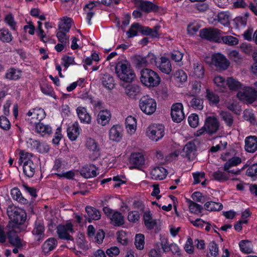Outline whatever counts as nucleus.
Returning <instances> with one entry per match:
<instances>
[{
	"mask_svg": "<svg viewBox=\"0 0 257 257\" xmlns=\"http://www.w3.org/2000/svg\"><path fill=\"white\" fill-rule=\"evenodd\" d=\"M115 72L120 80L127 82L133 81L136 77L134 70L127 61L118 62L116 65Z\"/></svg>",
	"mask_w": 257,
	"mask_h": 257,
	"instance_id": "f257e3e1",
	"label": "nucleus"
},
{
	"mask_svg": "<svg viewBox=\"0 0 257 257\" xmlns=\"http://www.w3.org/2000/svg\"><path fill=\"white\" fill-rule=\"evenodd\" d=\"M141 83L148 88H154L159 85L161 77L159 74L152 69H143L140 72Z\"/></svg>",
	"mask_w": 257,
	"mask_h": 257,
	"instance_id": "f03ea898",
	"label": "nucleus"
},
{
	"mask_svg": "<svg viewBox=\"0 0 257 257\" xmlns=\"http://www.w3.org/2000/svg\"><path fill=\"white\" fill-rule=\"evenodd\" d=\"M7 212L11 219L9 225L14 228H18V226L22 224L26 219V214L22 209L15 207H10Z\"/></svg>",
	"mask_w": 257,
	"mask_h": 257,
	"instance_id": "7ed1b4c3",
	"label": "nucleus"
},
{
	"mask_svg": "<svg viewBox=\"0 0 257 257\" xmlns=\"http://www.w3.org/2000/svg\"><path fill=\"white\" fill-rule=\"evenodd\" d=\"M237 98L247 103H252L257 100V91L253 87L242 84L237 91Z\"/></svg>",
	"mask_w": 257,
	"mask_h": 257,
	"instance_id": "20e7f679",
	"label": "nucleus"
},
{
	"mask_svg": "<svg viewBox=\"0 0 257 257\" xmlns=\"http://www.w3.org/2000/svg\"><path fill=\"white\" fill-rule=\"evenodd\" d=\"M145 134L150 140L158 142L164 136L165 127L160 123H152L148 126Z\"/></svg>",
	"mask_w": 257,
	"mask_h": 257,
	"instance_id": "39448f33",
	"label": "nucleus"
},
{
	"mask_svg": "<svg viewBox=\"0 0 257 257\" xmlns=\"http://www.w3.org/2000/svg\"><path fill=\"white\" fill-rule=\"evenodd\" d=\"M139 107L143 112L150 115L156 111L157 103L154 98L148 96H144L139 101Z\"/></svg>",
	"mask_w": 257,
	"mask_h": 257,
	"instance_id": "423d86ee",
	"label": "nucleus"
},
{
	"mask_svg": "<svg viewBox=\"0 0 257 257\" xmlns=\"http://www.w3.org/2000/svg\"><path fill=\"white\" fill-rule=\"evenodd\" d=\"M75 232L73 225L70 221L65 224H61L57 227V233L58 237L62 239L72 240V234Z\"/></svg>",
	"mask_w": 257,
	"mask_h": 257,
	"instance_id": "0eeeda50",
	"label": "nucleus"
},
{
	"mask_svg": "<svg viewBox=\"0 0 257 257\" xmlns=\"http://www.w3.org/2000/svg\"><path fill=\"white\" fill-rule=\"evenodd\" d=\"M86 148L91 152L90 158L95 160L100 156V148L96 141L91 137H87L85 142Z\"/></svg>",
	"mask_w": 257,
	"mask_h": 257,
	"instance_id": "6e6552de",
	"label": "nucleus"
},
{
	"mask_svg": "<svg viewBox=\"0 0 257 257\" xmlns=\"http://www.w3.org/2000/svg\"><path fill=\"white\" fill-rule=\"evenodd\" d=\"M46 116L45 112L43 109L36 107L30 109L27 113V119L32 124H36Z\"/></svg>",
	"mask_w": 257,
	"mask_h": 257,
	"instance_id": "1a4fd4ad",
	"label": "nucleus"
},
{
	"mask_svg": "<svg viewBox=\"0 0 257 257\" xmlns=\"http://www.w3.org/2000/svg\"><path fill=\"white\" fill-rule=\"evenodd\" d=\"M103 210L104 213L109 217L111 223L113 225L119 226L124 223V217L120 212L112 210L106 207H104Z\"/></svg>",
	"mask_w": 257,
	"mask_h": 257,
	"instance_id": "9d476101",
	"label": "nucleus"
},
{
	"mask_svg": "<svg viewBox=\"0 0 257 257\" xmlns=\"http://www.w3.org/2000/svg\"><path fill=\"white\" fill-rule=\"evenodd\" d=\"M171 114L174 122H181L185 117L182 103L178 102L173 104L171 107Z\"/></svg>",
	"mask_w": 257,
	"mask_h": 257,
	"instance_id": "9b49d317",
	"label": "nucleus"
},
{
	"mask_svg": "<svg viewBox=\"0 0 257 257\" xmlns=\"http://www.w3.org/2000/svg\"><path fill=\"white\" fill-rule=\"evenodd\" d=\"M212 64L217 69L221 70L226 69L229 63L224 56L220 53L214 54L212 55Z\"/></svg>",
	"mask_w": 257,
	"mask_h": 257,
	"instance_id": "f8f14e48",
	"label": "nucleus"
},
{
	"mask_svg": "<svg viewBox=\"0 0 257 257\" xmlns=\"http://www.w3.org/2000/svg\"><path fill=\"white\" fill-rule=\"evenodd\" d=\"M130 163L133 165L130 167L131 169L142 168L145 164L144 156L139 152L132 153L130 158Z\"/></svg>",
	"mask_w": 257,
	"mask_h": 257,
	"instance_id": "ddd939ff",
	"label": "nucleus"
},
{
	"mask_svg": "<svg viewBox=\"0 0 257 257\" xmlns=\"http://www.w3.org/2000/svg\"><path fill=\"white\" fill-rule=\"evenodd\" d=\"M76 113L80 121L85 124H90L92 122V116L86 107L79 106L76 109Z\"/></svg>",
	"mask_w": 257,
	"mask_h": 257,
	"instance_id": "4468645a",
	"label": "nucleus"
},
{
	"mask_svg": "<svg viewBox=\"0 0 257 257\" xmlns=\"http://www.w3.org/2000/svg\"><path fill=\"white\" fill-rule=\"evenodd\" d=\"M157 67L163 73L169 74L172 70V65L169 58L162 56L157 60Z\"/></svg>",
	"mask_w": 257,
	"mask_h": 257,
	"instance_id": "2eb2a0df",
	"label": "nucleus"
},
{
	"mask_svg": "<svg viewBox=\"0 0 257 257\" xmlns=\"http://www.w3.org/2000/svg\"><path fill=\"white\" fill-rule=\"evenodd\" d=\"M196 147L195 143L193 142L188 143L184 147L181 155L184 158L191 161L196 157Z\"/></svg>",
	"mask_w": 257,
	"mask_h": 257,
	"instance_id": "dca6fc26",
	"label": "nucleus"
},
{
	"mask_svg": "<svg viewBox=\"0 0 257 257\" xmlns=\"http://www.w3.org/2000/svg\"><path fill=\"white\" fill-rule=\"evenodd\" d=\"M111 118V113L110 111L107 109H102L98 113L96 117V122L99 125L104 126L109 123Z\"/></svg>",
	"mask_w": 257,
	"mask_h": 257,
	"instance_id": "f3484780",
	"label": "nucleus"
},
{
	"mask_svg": "<svg viewBox=\"0 0 257 257\" xmlns=\"http://www.w3.org/2000/svg\"><path fill=\"white\" fill-rule=\"evenodd\" d=\"M204 125L206 129V132L212 134L215 133L218 131L219 123L216 117L208 116L206 118Z\"/></svg>",
	"mask_w": 257,
	"mask_h": 257,
	"instance_id": "a211bd4d",
	"label": "nucleus"
},
{
	"mask_svg": "<svg viewBox=\"0 0 257 257\" xmlns=\"http://www.w3.org/2000/svg\"><path fill=\"white\" fill-rule=\"evenodd\" d=\"M109 139L114 142H120L122 139V128L119 125H114L109 130Z\"/></svg>",
	"mask_w": 257,
	"mask_h": 257,
	"instance_id": "6ab92c4d",
	"label": "nucleus"
},
{
	"mask_svg": "<svg viewBox=\"0 0 257 257\" xmlns=\"http://www.w3.org/2000/svg\"><path fill=\"white\" fill-rule=\"evenodd\" d=\"M125 128L126 133L129 136L134 135L137 128V119L131 115L127 116L125 120Z\"/></svg>",
	"mask_w": 257,
	"mask_h": 257,
	"instance_id": "aec40b11",
	"label": "nucleus"
},
{
	"mask_svg": "<svg viewBox=\"0 0 257 257\" xmlns=\"http://www.w3.org/2000/svg\"><path fill=\"white\" fill-rule=\"evenodd\" d=\"M204 69L202 64L199 61L193 63L190 70V75L197 78H202L204 75Z\"/></svg>",
	"mask_w": 257,
	"mask_h": 257,
	"instance_id": "412c9836",
	"label": "nucleus"
},
{
	"mask_svg": "<svg viewBox=\"0 0 257 257\" xmlns=\"http://www.w3.org/2000/svg\"><path fill=\"white\" fill-rule=\"evenodd\" d=\"M144 224L148 229L151 230L155 227L158 223V221L153 217V214L150 211H146L143 215Z\"/></svg>",
	"mask_w": 257,
	"mask_h": 257,
	"instance_id": "4be33fe9",
	"label": "nucleus"
},
{
	"mask_svg": "<svg viewBox=\"0 0 257 257\" xmlns=\"http://www.w3.org/2000/svg\"><path fill=\"white\" fill-rule=\"evenodd\" d=\"M80 134V127L78 122H74L67 128V135L69 139L72 141H75Z\"/></svg>",
	"mask_w": 257,
	"mask_h": 257,
	"instance_id": "5701e85b",
	"label": "nucleus"
},
{
	"mask_svg": "<svg viewBox=\"0 0 257 257\" xmlns=\"http://www.w3.org/2000/svg\"><path fill=\"white\" fill-rule=\"evenodd\" d=\"M166 175L167 171L163 167H154L150 172L151 178L154 180H163L165 178Z\"/></svg>",
	"mask_w": 257,
	"mask_h": 257,
	"instance_id": "b1692460",
	"label": "nucleus"
},
{
	"mask_svg": "<svg viewBox=\"0 0 257 257\" xmlns=\"http://www.w3.org/2000/svg\"><path fill=\"white\" fill-rule=\"evenodd\" d=\"M245 150L249 153H253L257 150V137L249 136L245 140Z\"/></svg>",
	"mask_w": 257,
	"mask_h": 257,
	"instance_id": "393cba45",
	"label": "nucleus"
},
{
	"mask_svg": "<svg viewBox=\"0 0 257 257\" xmlns=\"http://www.w3.org/2000/svg\"><path fill=\"white\" fill-rule=\"evenodd\" d=\"M230 173L235 174V173L224 169V170H218L215 172L213 174V176L215 180L219 182H224L229 179H231Z\"/></svg>",
	"mask_w": 257,
	"mask_h": 257,
	"instance_id": "a878e982",
	"label": "nucleus"
},
{
	"mask_svg": "<svg viewBox=\"0 0 257 257\" xmlns=\"http://www.w3.org/2000/svg\"><path fill=\"white\" fill-rule=\"evenodd\" d=\"M213 82L220 91L226 92L227 78L220 75H216L213 77Z\"/></svg>",
	"mask_w": 257,
	"mask_h": 257,
	"instance_id": "bb28decb",
	"label": "nucleus"
},
{
	"mask_svg": "<svg viewBox=\"0 0 257 257\" xmlns=\"http://www.w3.org/2000/svg\"><path fill=\"white\" fill-rule=\"evenodd\" d=\"M98 3L97 2H90L84 7V11L86 15V20L89 25H91V19L94 15L93 9Z\"/></svg>",
	"mask_w": 257,
	"mask_h": 257,
	"instance_id": "cd10ccee",
	"label": "nucleus"
},
{
	"mask_svg": "<svg viewBox=\"0 0 257 257\" xmlns=\"http://www.w3.org/2000/svg\"><path fill=\"white\" fill-rule=\"evenodd\" d=\"M187 74L182 70H177L174 73L175 83L179 87H182L187 81Z\"/></svg>",
	"mask_w": 257,
	"mask_h": 257,
	"instance_id": "c85d7f7f",
	"label": "nucleus"
},
{
	"mask_svg": "<svg viewBox=\"0 0 257 257\" xmlns=\"http://www.w3.org/2000/svg\"><path fill=\"white\" fill-rule=\"evenodd\" d=\"M242 85V83H241L239 81L234 78L233 77H227L226 91H227L228 89L231 91H236L237 90H238L240 89Z\"/></svg>",
	"mask_w": 257,
	"mask_h": 257,
	"instance_id": "c756f323",
	"label": "nucleus"
},
{
	"mask_svg": "<svg viewBox=\"0 0 257 257\" xmlns=\"http://www.w3.org/2000/svg\"><path fill=\"white\" fill-rule=\"evenodd\" d=\"M72 20L71 18L64 17L61 18L58 23L59 30L68 32L72 26Z\"/></svg>",
	"mask_w": 257,
	"mask_h": 257,
	"instance_id": "7c9ffc66",
	"label": "nucleus"
},
{
	"mask_svg": "<svg viewBox=\"0 0 257 257\" xmlns=\"http://www.w3.org/2000/svg\"><path fill=\"white\" fill-rule=\"evenodd\" d=\"M22 75V72L20 69L11 68L7 70L5 77L9 80H17L21 77Z\"/></svg>",
	"mask_w": 257,
	"mask_h": 257,
	"instance_id": "2f4dec72",
	"label": "nucleus"
},
{
	"mask_svg": "<svg viewBox=\"0 0 257 257\" xmlns=\"http://www.w3.org/2000/svg\"><path fill=\"white\" fill-rule=\"evenodd\" d=\"M8 237L10 243L17 247H21L23 245L22 240L19 237L16 231H10L8 234Z\"/></svg>",
	"mask_w": 257,
	"mask_h": 257,
	"instance_id": "473e14b6",
	"label": "nucleus"
},
{
	"mask_svg": "<svg viewBox=\"0 0 257 257\" xmlns=\"http://www.w3.org/2000/svg\"><path fill=\"white\" fill-rule=\"evenodd\" d=\"M44 225L41 223H36L34 228L32 231L35 239L39 241L44 238Z\"/></svg>",
	"mask_w": 257,
	"mask_h": 257,
	"instance_id": "72a5a7b5",
	"label": "nucleus"
},
{
	"mask_svg": "<svg viewBox=\"0 0 257 257\" xmlns=\"http://www.w3.org/2000/svg\"><path fill=\"white\" fill-rule=\"evenodd\" d=\"M35 129L37 133L41 136H44L52 133V128L49 125L39 122L35 124Z\"/></svg>",
	"mask_w": 257,
	"mask_h": 257,
	"instance_id": "f704fd0d",
	"label": "nucleus"
},
{
	"mask_svg": "<svg viewBox=\"0 0 257 257\" xmlns=\"http://www.w3.org/2000/svg\"><path fill=\"white\" fill-rule=\"evenodd\" d=\"M240 251L245 253H250L253 250V244L249 240H242L239 242Z\"/></svg>",
	"mask_w": 257,
	"mask_h": 257,
	"instance_id": "c9c22d12",
	"label": "nucleus"
},
{
	"mask_svg": "<svg viewBox=\"0 0 257 257\" xmlns=\"http://www.w3.org/2000/svg\"><path fill=\"white\" fill-rule=\"evenodd\" d=\"M81 174L86 178H90L95 177L97 174V171L92 166H85L82 168L81 171Z\"/></svg>",
	"mask_w": 257,
	"mask_h": 257,
	"instance_id": "e433bc0d",
	"label": "nucleus"
},
{
	"mask_svg": "<svg viewBox=\"0 0 257 257\" xmlns=\"http://www.w3.org/2000/svg\"><path fill=\"white\" fill-rule=\"evenodd\" d=\"M86 211L87 213L89 221H90V220H98L100 218V212L96 209L92 207H86Z\"/></svg>",
	"mask_w": 257,
	"mask_h": 257,
	"instance_id": "4c0bfd02",
	"label": "nucleus"
},
{
	"mask_svg": "<svg viewBox=\"0 0 257 257\" xmlns=\"http://www.w3.org/2000/svg\"><path fill=\"white\" fill-rule=\"evenodd\" d=\"M19 163L20 164H26L29 163V162H33V155L32 154L21 151L19 153Z\"/></svg>",
	"mask_w": 257,
	"mask_h": 257,
	"instance_id": "58836bf2",
	"label": "nucleus"
},
{
	"mask_svg": "<svg viewBox=\"0 0 257 257\" xmlns=\"http://www.w3.org/2000/svg\"><path fill=\"white\" fill-rule=\"evenodd\" d=\"M216 35V30L214 29H203L200 32V37L207 40H213Z\"/></svg>",
	"mask_w": 257,
	"mask_h": 257,
	"instance_id": "ea45409f",
	"label": "nucleus"
},
{
	"mask_svg": "<svg viewBox=\"0 0 257 257\" xmlns=\"http://www.w3.org/2000/svg\"><path fill=\"white\" fill-rule=\"evenodd\" d=\"M201 26L197 21L190 22L187 26V33L190 36H194L200 29Z\"/></svg>",
	"mask_w": 257,
	"mask_h": 257,
	"instance_id": "a19ab883",
	"label": "nucleus"
},
{
	"mask_svg": "<svg viewBox=\"0 0 257 257\" xmlns=\"http://www.w3.org/2000/svg\"><path fill=\"white\" fill-rule=\"evenodd\" d=\"M57 245V240L54 238L47 239L43 244V250L45 252H48L52 250Z\"/></svg>",
	"mask_w": 257,
	"mask_h": 257,
	"instance_id": "79ce46f5",
	"label": "nucleus"
},
{
	"mask_svg": "<svg viewBox=\"0 0 257 257\" xmlns=\"http://www.w3.org/2000/svg\"><path fill=\"white\" fill-rule=\"evenodd\" d=\"M218 22L224 26L228 27L229 25L230 16L227 12H221L217 15Z\"/></svg>",
	"mask_w": 257,
	"mask_h": 257,
	"instance_id": "37998d69",
	"label": "nucleus"
},
{
	"mask_svg": "<svg viewBox=\"0 0 257 257\" xmlns=\"http://www.w3.org/2000/svg\"><path fill=\"white\" fill-rule=\"evenodd\" d=\"M222 205L219 202L213 201L207 202L204 205V208L206 210L209 211H216L222 209Z\"/></svg>",
	"mask_w": 257,
	"mask_h": 257,
	"instance_id": "c03bdc74",
	"label": "nucleus"
},
{
	"mask_svg": "<svg viewBox=\"0 0 257 257\" xmlns=\"http://www.w3.org/2000/svg\"><path fill=\"white\" fill-rule=\"evenodd\" d=\"M11 194L12 198L21 203L25 204L27 200L22 195L20 190L18 188H14L11 190Z\"/></svg>",
	"mask_w": 257,
	"mask_h": 257,
	"instance_id": "a18cd8bd",
	"label": "nucleus"
},
{
	"mask_svg": "<svg viewBox=\"0 0 257 257\" xmlns=\"http://www.w3.org/2000/svg\"><path fill=\"white\" fill-rule=\"evenodd\" d=\"M23 172L26 176L29 177L33 176L35 171V166L33 162H29L28 164H23Z\"/></svg>",
	"mask_w": 257,
	"mask_h": 257,
	"instance_id": "49530a36",
	"label": "nucleus"
},
{
	"mask_svg": "<svg viewBox=\"0 0 257 257\" xmlns=\"http://www.w3.org/2000/svg\"><path fill=\"white\" fill-rule=\"evenodd\" d=\"M103 85L108 89H112L114 86L113 78L108 74H105L102 78Z\"/></svg>",
	"mask_w": 257,
	"mask_h": 257,
	"instance_id": "de8ad7c7",
	"label": "nucleus"
},
{
	"mask_svg": "<svg viewBox=\"0 0 257 257\" xmlns=\"http://www.w3.org/2000/svg\"><path fill=\"white\" fill-rule=\"evenodd\" d=\"M141 32L144 35H150L153 37H158L159 36L157 27H155L154 29H151L148 27H142L141 26Z\"/></svg>",
	"mask_w": 257,
	"mask_h": 257,
	"instance_id": "09e8293b",
	"label": "nucleus"
},
{
	"mask_svg": "<svg viewBox=\"0 0 257 257\" xmlns=\"http://www.w3.org/2000/svg\"><path fill=\"white\" fill-rule=\"evenodd\" d=\"M117 240L122 245H126L128 242L127 233L124 230H120L117 232Z\"/></svg>",
	"mask_w": 257,
	"mask_h": 257,
	"instance_id": "8fccbe9b",
	"label": "nucleus"
},
{
	"mask_svg": "<svg viewBox=\"0 0 257 257\" xmlns=\"http://www.w3.org/2000/svg\"><path fill=\"white\" fill-rule=\"evenodd\" d=\"M140 219V213L138 210H132L128 212L127 220L131 223H136Z\"/></svg>",
	"mask_w": 257,
	"mask_h": 257,
	"instance_id": "3c124183",
	"label": "nucleus"
},
{
	"mask_svg": "<svg viewBox=\"0 0 257 257\" xmlns=\"http://www.w3.org/2000/svg\"><path fill=\"white\" fill-rule=\"evenodd\" d=\"M141 26L139 24H134L131 26L126 35L128 38H132L137 36L139 32H141Z\"/></svg>",
	"mask_w": 257,
	"mask_h": 257,
	"instance_id": "603ef678",
	"label": "nucleus"
},
{
	"mask_svg": "<svg viewBox=\"0 0 257 257\" xmlns=\"http://www.w3.org/2000/svg\"><path fill=\"white\" fill-rule=\"evenodd\" d=\"M11 33L7 29L0 30V40L4 42L9 43L12 40Z\"/></svg>",
	"mask_w": 257,
	"mask_h": 257,
	"instance_id": "864d4df0",
	"label": "nucleus"
},
{
	"mask_svg": "<svg viewBox=\"0 0 257 257\" xmlns=\"http://www.w3.org/2000/svg\"><path fill=\"white\" fill-rule=\"evenodd\" d=\"M206 97L211 105L216 104L219 101V97L218 95L209 90H206Z\"/></svg>",
	"mask_w": 257,
	"mask_h": 257,
	"instance_id": "5fc2aeb1",
	"label": "nucleus"
},
{
	"mask_svg": "<svg viewBox=\"0 0 257 257\" xmlns=\"http://www.w3.org/2000/svg\"><path fill=\"white\" fill-rule=\"evenodd\" d=\"M135 244L138 249H142L144 247L145 236L142 233L137 234L135 236Z\"/></svg>",
	"mask_w": 257,
	"mask_h": 257,
	"instance_id": "6e6d98bb",
	"label": "nucleus"
},
{
	"mask_svg": "<svg viewBox=\"0 0 257 257\" xmlns=\"http://www.w3.org/2000/svg\"><path fill=\"white\" fill-rule=\"evenodd\" d=\"M226 106L229 110L234 112L236 114H240L241 110V108L236 101L232 100L228 102L226 104Z\"/></svg>",
	"mask_w": 257,
	"mask_h": 257,
	"instance_id": "4d7b16f0",
	"label": "nucleus"
},
{
	"mask_svg": "<svg viewBox=\"0 0 257 257\" xmlns=\"http://www.w3.org/2000/svg\"><path fill=\"white\" fill-rule=\"evenodd\" d=\"M221 40L223 43L229 45L233 46L238 44V39L232 36H225L221 38Z\"/></svg>",
	"mask_w": 257,
	"mask_h": 257,
	"instance_id": "13d9d810",
	"label": "nucleus"
},
{
	"mask_svg": "<svg viewBox=\"0 0 257 257\" xmlns=\"http://www.w3.org/2000/svg\"><path fill=\"white\" fill-rule=\"evenodd\" d=\"M138 87L137 86L129 84L125 88V93L130 97H134L138 92Z\"/></svg>",
	"mask_w": 257,
	"mask_h": 257,
	"instance_id": "bf43d9fd",
	"label": "nucleus"
},
{
	"mask_svg": "<svg viewBox=\"0 0 257 257\" xmlns=\"http://www.w3.org/2000/svg\"><path fill=\"white\" fill-rule=\"evenodd\" d=\"M194 178V183L198 184L201 182L202 186L206 185L205 179V174L204 172H197L193 174Z\"/></svg>",
	"mask_w": 257,
	"mask_h": 257,
	"instance_id": "052dcab7",
	"label": "nucleus"
},
{
	"mask_svg": "<svg viewBox=\"0 0 257 257\" xmlns=\"http://www.w3.org/2000/svg\"><path fill=\"white\" fill-rule=\"evenodd\" d=\"M5 22L10 27L12 30H17V23L11 14H8L6 16L5 18Z\"/></svg>",
	"mask_w": 257,
	"mask_h": 257,
	"instance_id": "680f3d73",
	"label": "nucleus"
},
{
	"mask_svg": "<svg viewBox=\"0 0 257 257\" xmlns=\"http://www.w3.org/2000/svg\"><path fill=\"white\" fill-rule=\"evenodd\" d=\"M241 163V159L237 157H233L229 159L224 165V168L225 170H229L232 166H237Z\"/></svg>",
	"mask_w": 257,
	"mask_h": 257,
	"instance_id": "e2e57ef3",
	"label": "nucleus"
},
{
	"mask_svg": "<svg viewBox=\"0 0 257 257\" xmlns=\"http://www.w3.org/2000/svg\"><path fill=\"white\" fill-rule=\"evenodd\" d=\"M66 33V32H64L63 31L59 30L56 34V36L58 41L60 43L68 44L69 43V38Z\"/></svg>",
	"mask_w": 257,
	"mask_h": 257,
	"instance_id": "0e129e2a",
	"label": "nucleus"
},
{
	"mask_svg": "<svg viewBox=\"0 0 257 257\" xmlns=\"http://www.w3.org/2000/svg\"><path fill=\"white\" fill-rule=\"evenodd\" d=\"M139 8L145 12H150L154 9V5L149 2H141L139 5Z\"/></svg>",
	"mask_w": 257,
	"mask_h": 257,
	"instance_id": "69168bd1",
	"label": "nucleus"
},
{
	"mask_svg": "<svg viewBox=\"0 0 257 257\" xmlns=\"http://www.w3.org/2000/svg\"><path fill=\"white\" fill-rule=\"evenodd\" d=\"M188 121L189 125L192 127H196L199 124V117L198 115L192 113L191 114L188 118Z\"/></svg>",
	"mask_w": 257,
	"mask_h": 257,
	"instance_id": "338daca9",
	"label": "nucleus"
},
{
	"mask_svg": "<svg viewBox=\"0 0 257 257\" xmlns=\"http://www.w3.org/2000/svg\"><path fill=\"white\" fill-rule=\"evenodd\" d=\"M221 117L228 126H231L233 124V118L230 113L222 111L220 113Z\"/></svg>",
	"mask_w": 257,
	"mask_h": 257,
	"instance_id": "774afa93",
	"label": "nucleus"
}]
</instances>
